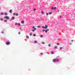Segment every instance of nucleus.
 <instances>
[{"label":"nucleus","mask_w":75,"mask_h":75,"mask_svg":"<svg viewBox=\"0 0 75 75\" xmlns=\"http://www.w3.org/2000/svg\"><path fill=\"white\" fill-rule=\"evenodd\" d=\"M59 59H53V62H59Z\"/></svg>","instance_id":"1"},{"label":"nucleus","mask_w":75,"mask_h":75,"mask_svg":"<svg viewBox=\"0 0 75 75\" xmlns=\"http://www.w3.org/2000/svg\"><path fill=\"white\" fill-rule=\"evenodd\" d=\"M45 26H42V28H45V29H47V28H48V25H45Z\"/></svg>","instance_id":"2"},{"label":"nucleus","mask_w":75,"mask_h":75,"mask_svg":"<svg viewBox=\"0 0 75 75\" xmlns=\"http://www.w3.org/2000/svg\"><path fill=\"white\" fill-rule=\"evenodd\" d=\"M4 18H6L7 20H9L10 19V17L8 16H5L4 17Z\"/></svg>","instance_id":"3"},{"label":"nucleus","mask_w":75,"mask_h":75,"mask_svg":"<svg viewBox=\"0 0 75 75\" xmlns=\"http://www.w3.org/2000/svg\"><path fill=\"white\" fill-rule=\"evenodd\" d=\"M33 28H34V29H33L32 30V31H33V32H34L35 30H37V28H35V27L34 26H33Z\"/></svg>","instance_id":"4"},{"label":"nucleus","mask_w":75,"mask_h":75,"mask_svg":"<svg viewBox=\"0 0 75 75\" xmlns=\"http://www.w3.org/2000/svg\"><path fill=\"white\" fill-rule=\"evenodd\" d=\"M56 8H57L56 7H52L51 8V10H55Z\"/></svg>","instance_id":"5"},{"label":"nucleus","mask_w":75,"mask_h":75,"mask_svg":"<svg viewBox=\"0 0 75 75\" xmlns=\"http://www.w3.org/2000/svg\"><path fill=\"white\" fill-rule=\"evenodd\" d=\"M6 44L7 45H9V44H10V42H7L6 43Z\"/></svg>","instance_id":"6"},{"label":"nucleus","mask_w":75,"mask_h":75,"mask_svg":"<svg viewBox=\"0 0 75 75\" xmlns=\"http://www.w3.org/2000/svg\"><path fill=\"white\" fill-rule=\"evenodd\" d=\"M14 18H15V17H13L12 18V20H14Z\"/></svg>","instance_id":"7"},{"label":"nucleus","mask_w":75,"mask_h":75,"mask_svg":"<svg viewBox=\"0 0 75 75\" xmlns=\"http://www.w3.org/2000/svg\"><path fill=\"white\" fill-rule=\"evenodd\" d=\"M21 23H22V24H24V21H22L21 22Z\"/></svg>","instance_id":"8"},{"label":"nucleus","mask_w":75,"mask_h":75,"mask_svg":"<svg viewBox=\"0 0 75 75\" xmlns=\"http://www.w3.org/2000/svg\"><path fill=\"white\" fill-rule=\"evenodd\" d=\"M9 12L11 13H12V10H11V9L9 11Z\"/></svg>","instance_id":"9"},{"label":"nucleus","mask_w":75,"mask_h":75,"mask_svg":"<svg viewBox=\"0 0 75 75\" xmlns=\"http://www.w3.org/2000/svg\"><path fill=\"white\" fill-rule=\"evenodd\" d=\"M26 38H27V39H28V38H29V36H28V35H27L26 36Z\"/></svg>","instance_id":"10"},{"label":"nucleus","mask_w":75,"mask_h":75,"mask_svg":"<svg viewBox=\"0 0 75 75\" xmlns=\"http://www.w3.org/2000/svg\"><path fill=\"white\" fill-rule=\"evenodd\" d=\"M4 15L7 16V12H5L4 13Z\"/></svg>","instance_id":"11"},{"label":"nucleus","mask_w":75,"mask_h":75,"mask_svg":"<svg viewBox=\"0 0 75 75\" xmlns=\"http://www.w3.org/2000/svg\"><path fill=\"white\" fill-rule=\"evenodd\" d=\"M4 22H7V21L6 20H4Z\"/></svg>","instance_id":"12"},{"label":"nucleus","mask_w":75,"mask_h":75,"mask_svg":"<svg viewBox=\"0 0 75 75\" xmlns=\"http://www.w3.org/2000/svg\"><path fill=\"white\" fill-rule=\"evenodd\" d=\"M37 27H38V28H40V27H41V26L40 25L38 26H37Z\"/></svg>","instance_id":"13"},{"label":"nucleus","mask_w":75,"mask_h":75,"mask_svg":"<svg viewBox=\"0 0 75 75\" xmlns=\"http://www.w3.org/2000/svg\"><path fill=\"white\" fill-rule=\"evenodd\" d=\"M49 14H50V15L52 14V12H49Z\"/></svg>","instance_id":"14"},{"label":"nucleus","mask_w":75,"mask_h":75,"mask_svg":"<svg viewBox=\"0 0 75 75\" xmlns=\"http://www.w3.org/2000/svg\"><path fill=\"white\" fill-rule=\"evenodd\" d=\"M34 42L35 43H37V41H35Z\"/></svg>","instance_id":"15"},{"label":"nucleus","mask_w":75,"mask_h":75,"mask_svg":"<svg viewBox=\"0 0 75 75\" xmlns=\"http://www.w3.org/2000/svg\"><path fill=\"white\" fill-rule=\"evenodd\" d=\"M29 35H30V36L32 35V33H30L29 34Z\"/></svg>","instance_id":"16"},{"label":"nucleus","mask_w":75,"mask_h":75,"mask_svg":"<svg viewBox=\"0 0 75 75\" xmlns=\"http://www.w3.org/2000/svg\"><path fill=\"white\" fill-rule=\"evenodd\" d=\"M51 53L52 54H54V52H51Z\"/></svg>","instance_id":"17"},{"label":"nucleus","mask_w":75,"mask_h":75,"mask_svg":"<svg viewBox=\"0 0 75 75\" xmlns=\"http://www.w3.org/2000/svg\"><path fill=\"white\" fill-rule=\"evenodd\" d=\"M16 16H18V13H16Z\"/></svg>","instance_id":"18"},{"label":"nucleus","mask_w":75,"mask_h":75,"mask_svg":"<svg viewBox=\"0 0 75 75\" xmlns=\"http://www.w3.org/2000/svg\"><path fill=\"white\" fill-rule=\"evenodd\" d=\"M0 20L1 21H2L3 20V18H0Z\"/></svg>","instance_id":"19"},{"label":"nucleus","mask_w":75,"mask_h":75,"mask_svg":"<svg viewBox=\"0 0 75 75\" xmlns=\"http://www.w3.org/2000/svg\"><path fill=\"white\" fill-rule=\"evenodd\" d=\"M33 36H34V37H35V36H36L35 34H33Z\"/></svg>","instance_id":"20"},{"label":"nucleus","mask_w":75,"mask_h":75,"mask_svg":"<svg viewBox=\"0 0 75 75\" xmlns=\"http://www.w3.org/2000/svg\"><path fill=\"white\" fill-rule=\"evenodd\" d=\"M13 14L14 16H15V15H16V13H13Z\"/></svg>","instance_id":"21"},{"label":"nucleus","mask_w":75,"mask_h":75,"mask_svg":"<svg viewBox=\"0 0 75 75\" xmlns=\"http://www.w3.org/2000/svg\"><path fill=\"white\" fill-rule=\"evenodd\" d=\"M18 25H19V26L20 25V23H18Z\"/></svg>","instance_id":"22"},{"label":"nucleus","mask_w":75,"mask_h":75,"mask_svg":"<svg viewBox=\"0 0 75 75\" xmlns=\"http://www.w3.org/2000/svg\"><path fill=\"white\" fill-rule=\"evenodd\" d=\"M42 44H45V43H44V42H42Z\"/></svg>","instance_id":"23"},{"label":"nucleus","mask_w":75,"mask_h":75,"mask_svg":"<svg viewBox=\"0 0 75 75\" xmlns=\"http://www.w3.org/2000/svg\"><path fill=\"white\" fill-rule=\"evenodd\" d=\"M62 47H60V50H62Z\"/></svg>","instance_id":"24"},{"label":"nucleus","mask_w":75,"mask_h":75,"mask_svg":"<svg viewBox=\"0 0 75 75\" xmlns=\"http://www.w3.org/2000/svg\"><path fill=\"white\" fill-rule=\"evenodd\" d=\"M42 31L43 32H44V31H45V30L44 29L42 30Z\"/></svg>","instance_id":"25"},{"label":"nucleus","mask_w":75,"mask_h":75,"mask_svg":"<svg viewBox=\"0 0 75 75\" xmlns=\"http://www.w3.org/2000/svg\"><path fill=\"white\" fill-rule=\"evenodd\" d=\"M40 37H41V38H42V37H43V36H42V35H41L40 36Z\"/></svg>","instance_id":"26"},{"label":"nucleus","mask_w":75,"mask_h":75,"mask_svg":"<svg viewBox=\"0 0 75 75\" xmlns=\"http://www.w3.org/2000/svg\"><path fill=\"white\" fill-rule=\"evenodd\" d=\"M49 47H51V45L50 44H49L48 45Z\"/></svg>","instance_id":"27"},{"label":"nucleus","mask_w":75,"mask_h":75,"mask_svg":"<svg viewBox=\"0 0 75 75\" xmlns=\"http://www.w3.org/2000/svg\"><path fill=\"white\" fill-rule=\"evenodd\" d=\"M47 16H48V13H47L46 14Z\"/></svg>","instance_id":"28"},{"label":"nucleus","mask_w":75,"mask_h":75,"mask_svg":"<svg viewBox=\"0 0 75 75\" xmlns=\"http://www.w3.org/2000/svg\"><path fill=\"white\" fill-rule=\"evenodd\" d=\"M17 24H18V23H15V25H17Z\"/></svg>","instance_id":"29"},{"label":"nucleus","mask_w":75,"mask_h":75,"mask_svg":"<svg viewBox=\"0 0 75 75\" xmlns=\"http://www.w3.org/2000/svg\"><path fill=\"white\" fill-rule=\"evenodd\" d=\"M1 33H2V34H3V33H4V32L3 31H2L1 32Z\"/></svg>","instance_id":"30"},{"label":"nucleus","mask_w":75,"mask_h":75,"mask_svg":"<svg viewBox=\"0 0 75 75\" xmlns=\"http://www.w3.org/2000/svg\"><path fill=\"white\" fill-rule=\"evenodd\" d=\"M4 14V13H1V15H3Z\"/></svg>","instance_id":"31"},{"label":"nucleus","mask_w":75,"mask_h":75,"mask_svg":"<svg viewBox=\"0 0 75 75\" xmlns=\"http://www.w3.org/2000/svg\"><path fill=\"white\" fill-rule=\"evenodd\" d=\"M47 30V31H49V29H47V30Z\"/></svg>","instance_id":"32"},{"label":"nucleus","mask_w":75,"mask_h":75,"mask_svg":"<svg viewBox=\"0 0 75 75\" xmlns=\"http://www.w3.org/2000/svg\"><path fill=\"white\" fill-rule=\"evenodd\" d=\"M45 31L46 33H47V30H45Z\"/></svg>","instance_id":"33"},{"label":"nucleus","mask_w":75,"mask_h":75,"mask_svg":"<svg viewBox=\"0 0 75 75\" xmlns=\"http://www.w3.org/2000/svg\"><path fill=\"white\" fill-rule=\"evenodd\" d=\"M57 46H56L55 47V48H57Z\"/></svg>","instance_id":"34"},{"label":"nucleus","mask_w":75,"mask_h":75,"mask_svg":"<svg viewBox=\"0 0 75 75\" xmlns=\"http://www.w3.org/2000/svg\"><path fill=\"white\" fill-rule=\"evenodd\" d=\"M34 11H35V10H36V8H34Z\"/></svg>","instance_id":"35"},{"label":"nucleus","mask_w":75,"mask_h":75,"mask_svg":"<svg viewBox=\"0 0 75 75\" xmlns=\"http://www.w3.org/2000/svg\"><path fill=\"white\" fill-rule=\"evenodd\" d=\"M18 34H21L20 32H18Z\"/></svg>","instance_id":"36"},{"label":"nucleus","mask_w":75,"mask_h":75,"mask_svg":"<svg viewBox=\"0 0 75 75\" xmlns=\"http://www.w3.org/2000/svg\"><path fill=\"white\" fill-rule=\"evenodd\" d=\"M57 45H59V43H57Z\"/></svg>","instance_id":"37"},{"label":"nucleus","mask_w":75,"mask_h":75,"mask_svg":"<svg viewBox=\"0 0 75 75\" xmlns=\"http://www.w3.org/2000/svg\"><path fill=\"white\" fill-rule=\"evenodd\" d=\"M42 13H44V11H42Z\"/></svg>","instance_id":"38"},{"label":"nucleus","mask_w":75,"mask_h":75,"mask_svg":"<svg viewBox=\"0 0 75 75\" xmlns=\"http://www.w3.org/2000/svg\"><path fill=\"white\" fill-rule=\"evenodd\" d=\"M40 54H41V55H42L43 54H42V53H41Z\"/></svg>","instance_id":"39"},{"label":"nucleus","mask_w":75,"mask_h":75,"mask_svg":"<svg viewBox=\"0 0 75 75\" xmlns=\"http://www.w3.org/2000/svg\"><path fill=\"white\" fill-rule=\"evenodd\" d=\"M19 29H20V30H21V28H20Z\"/></svg>","instance_id":"40"},{"label":"nucleus","mask_w":75,"mask_h":75,"mask_svg":"<svg viewBox=\"0 0 75 75\" xmlns=\"http://www.w3.org/2000/svg\"><path fill=\"white\" fill-rule=\"evenodd\" d=\"M73 40H71V42H73Z\"/></svg>","instance_id":"41"},{"label":"nucleus","mask_w":75,"mask_h":75,"mask_svg":"<svg viewBox=\"0 0 75 75\" xmlns=\"http://www.w3.org/2000/svg\"><path fill=\"white\" fill-rule=\"evenodd\" d=\"M60 17H61V16H60Z\"/></svg>","instance_id":"42"},{"label":"nucleus","mask_w":75,"mask_h":75,"mask_svg":"<svg viewBox=\"0 0 75 75\" xmlns=\"http://www.w3.org/2000/svg\"><path fill=\"white\" fill-rule=\"evenodd\" d=\"M1 9V8H0V10Z\"/></svg>","instance_id":"43"}]
</instances>
